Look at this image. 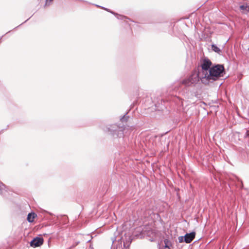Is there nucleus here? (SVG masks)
Returning <instances> with one entry per match:
<instances>
[{
	"mask_svg": "<svg viewBox=\"0 0 249 249\" xmlns=\"http://www.w3.org/2000/svg\"><path fill=\"white\" fill-rule=\"evenodd\" d=\"M224 71V68L222 65L217 64L212 66L211 70H209V72L206 77V82L202 83L207 84L210 82L216 80L219 77L223 76L222 73Z\"/></svg>",
	"mask_w": 249,
	"mask_h": 249,
	"instance_id": "obj_1",
	"label": "nucleus"
},
{
	"mask_svg": "<svg viewBox=\"0 0 249 249\" xmlns=\"http://www.w3.org/2000/svg\"><path fill=\"white\" fill-rule=\"evenodd\" d=\"M211 61L209 59H204L201 64V70L198 71L197 77L200 78L202 82H206V77L211 70Z\"/></svg>",
	"mask_w": 249,
	"mask_h": 249,
	"instance_id": "obj_2",
	"label": "nucleus"
},
{
	"mask_svg": "<svg viewBox=\"0 0 249 249\" xmlns=\"http://www.w3.org/2000/svg\"><path fill=\"white\" fill-rule=\"evenodd\" d=\"M43 243V239L41 237H36L30 242V246L32 247H38Z\"/></svg>",
	"mask_w": 249,
	"mask_h": 249,
	"instance_id": "obj_3",
	"label": "nucleus"
},
{
	"mask_svg": "<svg viewBox=\"0 0 249 249\" xmlns=\"http://www.w3.org/2000/svg\"><path fill=\"white\" fill-rule=\"evenodd\" d=\"M197 76L195 77L194 79L193 78V77H190L188 79H184L182 81V84L186 86H189L191 84H194L196 81L197 80Z\"/></svg>",
	"mask_w": 249,
	"mask_h": 249,
	"instance_id": "obj_4",
	"label": "nucleus"
},
{
	"mask_svg": "<svg viewBox=\"0 0 249 249\" xmlns=\"http://www.w3.org/2000/svg\"><path fill=\"white\" fill-rule=\"evenodd\" d=\"M195 237V232H192L189 233H186L184 236V241L186 243H190L194 239Z\"/></svg>",
	"mask_w": 249,
	"mask_h": 249,
	"instance_id": "obj_5",
	"label": "nucleus"
},
{
	"mask_svg": "<svg viewBox=\"0 0 249 249\" xmlns=\"http://www.w3.org/2000/svg\"><path fill=\"white\" fill-rule=\"evenodd\" d=\"M36 214L34 213H29L27 216V220L29 222H32L34 220V218Z\"/></svg>",
	"mask_w": 249,
	"mask_h": 249,
	"instance_id": "obj_6",
	"label": "nucleus"
},
{
	"mask_svg": "<svg viewBox=\"0 0 249 249\" xmlns=\"http://www.w3.org/2000/svg\"><path fill=\"white\" fill-rule=\"evenodd\" d=\"M5 192H6V190H5V186L3 183L0 181V194L3 195L4 194Z\"/></svg>",
	"mask_w": 249,
	"mask_h": 249,
	"instance_id": "obj_7",
	"label": "nucleus"
},
{
	"mask_svg": "<svg viewBox=\"0 0 249 249\" xmlns=\"http://www.w3.org/2000/svg\"><path fill=\"white\" fill-rule=\"evenodd\" d=\"M212 49L214 52L220 53H221V50L217 47L215 45H212Z\"/></svg>",
	"mask_w": 249,
	"mask_h": 249,
	"instance_id": "obj_8",
	"label": "nucleus"
},
{
	"mask_svg": "<svg viewBox=\"0 0 249 249\" xmlns=\"http://www.w3.org/2000/svg\"><path fill=\"white\" fill-rule=\"evenodd\" d=\"M53 0H46V2H45V6H49L50 5V3L53 1Z\"/></svg>",
	"mask_w": 249,
	"mask_h": 249,
	"instance_id": "obj_9",
	"label": "nucleus"
},
{
	"mask_svg": "<svg viewBox=\"0 0 249 249\" xmlns=\"http://www.w3.org/2000/svg\"><path fill=\"white\" fill-rule=\"evenodd\" d=\"M184 236H179L178 237V241L179 243H182L184 241Z\"/></svg>",
	"mask_w": 249,
	"mask_h": 249,
	"instance_id": "obj_10",
	"label": "nucleus"
},
{
	"mask_svg": "<svg viewBox=\"0 0 249 249\" xmlns=\"http://www.w3.org/2000/svg\"><path fill=\"white\" fill-rule=\"evenodd\" d=\"M247 8V6H245L244 5H242L240 6V8L241 10H246Z\"/></svg>",
	"mask_w": 249,
	"mask_h": 249,
	"instance_id": "obj_11",
	"label": "nucleus"
},
{
	"mask_svg": "<svg viewBox=\"0 0 249 249\" xmlns=\"http://www.w3.org/2000/svg\"><path fill=\"white\" fill-rule=\"evenodd\" d=\"M125 115H124V116H123V117L121 118V120L123 121L125 119Z\"/></svg>",
	"mask_w": 249,
	"mask_h": 249,
	"instance_id": "obj_12",
	"label": "nucleus"
},
{
	"mask_svg": "<svg viewBox=\"0 0 249 249\" xmlns=\"http://www.w3.org/2000/svg\"><path fill=\"white\" fill-rule=\"evenodd\" d=\"M101 8H102L103 9H105L107 11H109L108 9H107V8H105L104 7H101Z\"/></svg>",
	"mask_w": 249,
	"mask_h": 249,
	"instance_id": "obj_13",
	"label": "nucleus"
},
{
	"mask_svg": "<svg viewBox=\"0 0 249 249\" xmlns=\"http://www.w3.org/2000/svg\"><path fill=\"white\" fill-rule=\"evenodd\" d=\"M111 13H112L113 14H114V15H116V14L115 13H114L113 12H110ZM116 15L117 16L118 15L116 14Z\"/></svg>",
	"mask_w": 249,
	"mask_h": 249,
	"instance_id": "obj_14",
	"label": "nucleus"
},
{
	"mask_svg": "<svg viewBox=\"0 0 249 249\" xmlns=\"http://www.w3.org/2000/svg\"><path fill=\"white\" fill-rule=\"evenodd\" d=\"M117 18H121V19H122V18H120L119 17V16H118V15L117 16Z\"/></svg>",
	"mask_w": 249,
	"mask_h": 249,
	"instance_id": "obj_15",
	"label": "nucleus"
},
{
	"mask_svg": "<svg viewBox=\"0 0 249 249\" xmlns=\"http://www.w3.org/2000/svg\"><path fill=\"white\" fill-rule=\"evenodd\" d=\"M165 247L166 248H168V249H170L169 248L167 245L165 246Z\"/></svg>",
	"mask_w": 249,
	"mask_h": 249,
	"instance_id": "obj_16",
	"label": "nucleus"
}]
</instances>
